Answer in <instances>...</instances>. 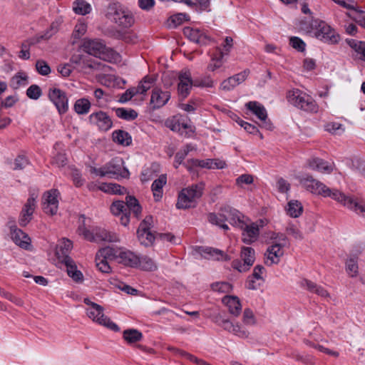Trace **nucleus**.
I'll return each mask as SVG.
<instances>
[{"label": "nucleus", "instance_id": "nucleus-35", "mask_svg": "<svg viewBox=\"0 0 365 365\" xmlns=\"http://www.w3.org/2000/svg\"><path fill=\"white\" fill-rule=\"evenodd\" d=\"M125 207L129 214L133 212L135 217H138L141 214L142 207L140 205L138 200L132 195H127L125 197Z\"/></svg>", "mask_w": 365, "mask_h": 365}, {"label": "nucleus", "instance_id": "nucleus-1", "mask_svg": "<svg viewBox=\"0 0 365 365\" xmlns=\"http://www.w3.org/2000/svg\"><path fill=\"white\" fill-rule=\"evenodd\" d=\"M300 184L307 191L312 194L329 197L336 201L344 207L356 212L362 201H359L351 196H347L336 189H330L322 182L314 178L312 175H305L299 178Z\"/></svg>", "mask_w": 365, "mask_h": 365}, {"label": "nucleus", "instance_id": "nucleus-18", "mask_svg": "<svg viewBox=\"0 0 365 365\" xmlns=\"http://www.w3.org/2000/svg\"><path fill=\"white\" fill-rule=\"evenodd\" d=\"M60 193L58 190L52 189L46 191L43 195V210L45 213L54 215L57 213L58 207V198Z\"/></svg>", "mask_w": 365, "mask_h": 365}, {"label": "nucleus", "instance_id": "nucleus-24", "mask_svg": "<svg viewBox=\"0 0 365 365\" xmlns=\"http://www.w3.org/2000/svg\"><path fill=\"white\" fill-rule=\"evenodd\" d=\"M248 73V71H244L227 78L221 83L220 88L225 91H230L233 90L237 86L240 85L246 80Z\"/></svg>", "mask_w": 365, "mask_h": 365}, {"label": "nucleus", "instance_id": "nucleus-7", "mask_svg": "<svg viewBox=\"0 0 365 365\" xmlns=\"http://www.w3.org/2000/svg\"><path fill=\"white\" fill-rule=\"evenodd\" d=\"M77 232L79 235L89 242H100L103 241L112 242L119 241V237L116 234L98 227L89 229L83 224L78 227Z\"/></svg>", "mask_w": 365, "mask_h": 365}, {"label": "nucleus", "instance_id": "nucleus-2", "mask_svg": "<svg viewBox=\"0 0 365 365\" xmlns=\"http://www.w3.org/2000/svg\"><path fill=\"white\" fill-rule=\"evenodd\" d=\"M264 237L267 243L272 244L264 254L265 264L268 266L278 264L284 255L283 247L287 241L286 235L280 232L268 231L264 233Z\"/></svg>", "mask_w": 365, "mask_h": 365}, {"label": "nucleus", "instance_id": "nucleus-8", "mask_svg": "<svg viewBox=\"0 0 365 365\" xmlns=\"http://www.w3.org/2000/svg\"><path fill=\"white\" fill-rule=\"evenodd\" d=\"M123 161L121 158H114L101 168H91V172L100 177L116 178L121 176L127 178L129 175V172L128 169L123 168Z\"/></svg>", "mask_w": 365, "mask_h": 365}, {"label": "nucleus", "instance_id": "nucleus-63", "mask_svg": "<svg viewBox=\"0 0 365 365\" xmlns=\"http://www.w3.org/2000/svg\"><path fill=\"white\" fill-rule=\"evenodd\" d=\"M286 232L288 235H292L296 240H302L304 239L302 232L294 225H289L286 228Z\"/></svg>", "mask_w": 365, "mask_h": 365}, {"label": "nucleus", "instance_id": "nucleus-22", "mask_svg": "<svg viewBox=\"0 0 365 365\" xmlns=\"http://www.w3.org/2000/svg\"><path fill=\"white\" fill-rule=\"evenodd\" d=\"M170 98V92L163 91L159 88H155L152 91L150 103L153 109H158L164 106Z\"/></svg>", "mask_w": 365, "mask_h": 365}, {"label": "nucleus", "instance_id": "nucleus-31", "mask_svg": "<svg viewBox=\"0 0 365 365\" xmlns=\"http://www.w3.org/2000/svg\"><path fill=\"white\" fill-rule=\"evenodd\" d=\"M183 34L190 41L197 43H205L207 40V36L197 28L185 27Z\"/></svg>", "mask_w": 365, "mask_h": 365}, {"label": "nucleus", "instance_id": "nucleus-51", "mask_svg": "<svg viewBox=\"0 0 365 365\" xmlns=\"http://www.w3.org/2000/svg\"><path fill=\"white\" fill-rule=\"evenodd\" d=\"M96 265L99 271L103 273L108 274L111 272V267L109 264V261L103 259L98 255H96Z\"/></svg>", "mask_w": 365, "mask_h": 365}, {"label": "nucleus", "instance_id": "nucleus-16", "mask_svg": "<svg viewBox=\"0 0 365 365\" xmlns=\"http://www.w3.org/2000/svg\"><path fill=\"white\" fill-rule=\"evenodd\" d=\"M153 222V217L147 216L140 222L137 230V235L141 245L149 246L153 244L155 235L150 231V226Z\"/></svg>", "mask_w": 365, "mask_h": 365}, {"label": "nucleus", "instance_id": "nucleus-45", "mask_svg": "<svg viewBox=\"0 0 365 365\" xmlns=\"http://www.w3.org/2000/svg\"><path fill=\"white\" fill-rule=\"evenodd\" d=\"M91 108V103L88 99L81 98L76 101L74 110L78 114L88 113Z\"/></svg>", "mask_w": 365, "mask_h": 365}, {"label": "nucleus", "instance_id": "nucleus-59", "mask_svg": "<svg viewBox=\"0 0 365 365\" xmlns=\"http://www.w3.org/2000/svg\"><path fill=\"white\" fill-rule=\"evenodd\" d=\"M325 130L332 134L339 135L344 132V128L341 123L332 122L325 125Z\"/></svg>", "mask_w": 365, "mask_h": 365}, {"label": "nucleus", "instance_id": "nucleus-58", "mask_svg": "<svg viewBox=\"0 0 365 365\" xmlns=\"http://www.w3.org/2000/svg\"><path fill=\"white\" fill-rule=\"evenodd\" d=\"M346 271L351 277H356L358 274V264L354 259H349L346 262Z\"/></svg>", "mask_w": 365, "mask_h": 365}, {"label": "nucleus", "instance_id": "nucleus-12", "mask_svg": "<svg viewBox=\"0 0 365 365\" xmlns=\"http://www.w3.org/2000/svg\"><path fill=\"white\" fill-rule=\"evenodd\" d=\"M215 324L225 331L231 333L240 338L246 339L249 336V331L245 329L238 322H232L229 319H225L220 316L217 317Z\"/></svg>", "mask_w": 365, "mask_h": 365}, {"label": "nucleus", "instance_id": "nucleus-23", "mask_svg": "<svg viewBox=\"0 0 365 365\" xmlns=\"http://www.w3.org/2000/svg\"><path fill=\"white\" fill-rule=\"evenodd\" d=\"M165 125L172 131L183 135L184 130L187 129L190 125L186 119L182 115H174L168 118Z\"/></svg>", "mask_w": 365, "mask_h": 365}, {"label": "nucleus", "instance_id": "nucleus-32", "mask_svg": "<svg viewBox=\"0 0 365 365\" xmlns=\"http://www.w3.org/2000/svg\"><path fill=\"white\" fill-rule=\"evenodd\" d=\"M301 287L306 289L312 293H314L322 297H329V292L322 286L306 279H303L299 282Z\"/></svg>", "mask_w": 365, "mask_h": 365}, {"label": "nucleus", "instance_id": "nucleus-42", "mask_svg": "<svg viewBox=\"0 0 365 365\" xmlns=\"http://www.w3.org/2000/svg\"><path fill=\"white\" fill-rule=\"evenodd\" d=\"M100 189L104 192L115 195H124L126 193V189L124 187L115 183L103 184Z\"/></svg>", "mask_w": 365, "mask_h": 365}, {"label": "nucleus", "instance_id": "nucleus-33", "mask_svg": "<svg viewBox=\"0 0 365 365\" xmlns=\"http://www.w3.org/2000/svg\"><path fill=\"white\" fill-rule=\"evenodd\" d=\"M73 248V242L66 238L61 239L56 246V255L58 259H65L70 257L68 254Z\"/></svg>", "mask_w": 365, "mask_h": 365}, {"label": "nucleus", "instance_id": "nucleus-6", "mask_svg": "<svg viewBox=\"0 0 365 365\" xmlns=\"http://www.w3.org/2000/svg\"><path fill=\"white\" fill-rule=\"evenodd\" d=\"M83 302L88 306L86 308V314L89 319H91L93 322L112 331H119L118 326L104 314V309L103 307L95 302H93L88 298H85Z\"/></svg>", "mask_w": 365, "mask_h": 365}, {"label": "nucleus", "instance_id": "nucleus-49", "mask_svg": "<svg viewBox=\"0 0 365 365\" xmlns=\"http://www.w3.org/2000/svg\"><path fill=\"white\" fill-rule=\"evenodd\" d=\"M155 82V78L153 76H146L139 83L138 86L140 88L141 93H146V92L151 88Z\"/></svg>", "mask_w": 365, "mask_h": 365}, {"label": "nucleus", "instance_id": "nucleus-40", "mask_svg": "<svg viewBox=\"0 0 365 365\" xmlns=\"http://www.w3.org/2000/svg\"><path fill=\"white\" fill-rule=\"evenodd\" d=\"M74 12L80 15H86L91 11V6L85 0H76L73 3Z\"/></svg>", "mask_w": 365, "mask_h": 365}, {"label": "nucleus", "instance_id": "nucleus-41", "mask_svg": "<svg viewBox=\"0 0 365 365\" xmlns=\"http://www.w3.org/2000/svg\"><path fill=\"white\" fill-rule=\"evenodd\" d=\"M188 20H189V16L187 14L180 13V14H174V15L171 16L168 19L167 24H168V26L169 28L174 29Z\"/></svg>", "mask_w": 365, "mask_h": 365}, {"label": "nucleus", "instance_id": "nucleus-57", "mask_svg": "<svg viewBox=\"0 0 365 365\" xmlns=\"http://www.w3.org/2000/svg\"><path fill=\"white\" fill-rule=\"evenodd\" d=\"M42 95L41 88L36 84L30 86L26 90V96L30 99L38 100Z\"/></svg>", "mask_w": 365, "mask_h": 365}, {"label": "nucleus", "instance_id": "nucleus-19", "mask_svg": "<svg viewBox=\"0 0 365 365\" xmlns=\"http://www.w3.org/2000/svg\"><path fill=\"white\" fill-rule=\"evenodd\" d=\"M37 195L34 193L31 194L24 204L19 218L20 226L24 227L27 225L32 219L33 214L36 209V199Z\"/></svg>", "mask_w": 365, "mask_h": 365}, {"label": "nucleus", "instance_id": "nucleus-17", "mask_svg": "<svg viewBox=\"0 0 365 365\" xmlns=\"http://www.w3.org/2000/svg\"><path fill=\"white\" fill-rule=\"evenodd\" d=\"M245 106L261 121L259 124L261 128L267 130L273 128L272 123L267 118V113L264 106L257 101H250L246 103Z\"/></svg>", "mask_w": 365, "mask_h": 365}, {"label": "nucleus", "instance_id": "nucleus-62", "mask_svg": "<svg viewBox=\"0 0 365 365\" xmlns=\"http://www.w3.org/2000/svg\"><path fill=\"white\" fill-rule=\"evenodd\" d=\"M289 44L298 51H303L305 49V43L299 37L292 36L289 38Z\"/></svg>", "mask_w": 365, "mask_h": 365}, {"label": "nucleus", "instance_id": "nucleus-55", "mask_svg": "<svg viewBox=\"0 0 365 365\" xmlns=\"http://www.w3.org/2000/svg\"><path fill=\"white\" fill-rule=\"evenodd\" d=\"M242 322L245 325L253 326L256 324V318L252 309L247 308L243 312Z\"/></svg>", "mask_w": 365, "mask_h": 365}, {"label": "nucleus", "instance_id": "nucleus-56", "mask_svg": "<svg viewBox=\"0 0 365 365\" xmlns=\"http://www.w3.org/2000/svg\"><path fill=\"white\" fill-rule=\"evenodd\" d=\"M347 43L353 48L358 53L361 55V58L365 61V42L356 41L353 39L348 40Z\"/></svg>", "mask_w": 365, "mask_h": 365}, {"label": "nucleus", "instance_id": "nucleus-21", "mask_svg": "<svg viewBox=\"0 0 365 365\" xmlns=\"http://www.w3.org/2000/svg\"><path fill=\"white\" fill-rule=\"evenodd\" d=\"M92 123L96 125L99 130L107 131L111 128L113 122L110 116L105 112L99 111L92 113L89 116Z\"/></svg>", "mask_w": 365, "mask_h": 365}, {"label": "nucleus", "instance_id": "nucleus-37", "mask_svg": "<svg viewBox=\"0 0 365 365\" xmlns=\"http://www.w3.org/2000/svg\"><path fill=\"white\" fill-rule=\"evenodd\" d=\"M112 136L113 141L120 145H128L131 143V137L126 131L121 130H115Z\"/></svg>", "mask_w": 365, "mask_h": 365}, {"label": "nucleus", "instance_id": "nucleus-5", "mask_svg": "<svg viewBox=\"0 0 365 365\" xmlns=\"http://www.w3.org/2000/svg\"><path fill=\"white\" fill-rule=\"evenodd\" d=\"M204 188V183L200 182L182 189L178 195L177 208L187 209L195 207L197 200L202 195Z\"/></svg>", "mask_w": 365, "mask_h": 365}, {"label": "nucleus", "instance_id": "nucleus-39", "mask_svg": "<svg viewBox=\"0 0 365 365\" xmlns=\"http://www.w3.org/2000/svg\"><path fill=\"white\" fill-rule=\"evenodd\" d=\"M123 339L128 344H133L140 341L143 338V334L140 331L135 329H126L123 331Z\"/></svg>", "mask_w": 365, "mask_h": 365}, {"label": "nucleus", "instance_id": "nucleus-10", "mask_svg": "<svg viewBox=\"0 0 365 365\" xmlns=\"http://www.w3.org/2000/svg\"><path fill=\"white\" fill-rule=\"evenodd\" d=\"M287 98L292 105L304 111L317 113L318 110V106L314 99L299 89L289 91Z\"/></svg>", "mask_w": 365, "mask_h": 365}, {"label": "nucleus", "instance_id": "nucleus-60", "mask_svg": "<svg viewBox=\"0 0 365 365\" xmlns=\"http://www.w3.org/2000/svg\"><path fill=\"white\" fill-rule=\"evenodd\" d=\"M38 73L42 76H47L51 73V68L43 60H38L36 63Z\"/></svg>", "mask_w": 365, "mask_h": 365}, {"label": "nucleus", "instance_id": "nucleus-52", "mask_svg": "<svg viewBox=\"0 0 365 365\" xmlns=\"http://www.w3.org/2000/svg\"><path fill=\"white\" fill-rule=\"evenodd\" d=\"M211 289L219 293H228L232 291V286L226 282H217L211 284Z\"/></svg>", "mask_w": 365, "mask_h": 365}, {"label": "nucleus", "instance_id": "nucleus-54", "mask_svg": "<svg viewBox=\"0 0 365 365\" xmlns=\"http://www.w3.org/2000/svg\"><path fill=\"white\" fill-rule=\"evenodd\" d=\"M200 106L199 99H190L187 103H180L179 108L187 113H193Z\"/></svg>", "mask_w": 365, "mask_h": 365}, {"label": "nucleus", "instance_id": "nucleus-15", "mask_svg": "<svg viewBox=\"0 0 365 365\" xmlns=\"http://www.w3.org/2000/svg\"><path fill=\"white\" fill-rule=\"evenodd\" d=\"M49 100L54 104L60 115L66 113L68 110V99L66 93L57 88H51L48 90Z\"/></svg>", "mask_w": 365, "mask_h": 365}, {"label": "nucleus", "instance_id": "nucleus-47", "mask_svg": "<svg viewBox=\"0 0 365 365\" xmlns=\"http://www.w3.org/2000/svg\"><path fill=\"white\" fill-rule=\"evenodd\" d=\"M241 258L249 266H252L255 262V250L252 247H243L241 251Z\"/></svg>", "mask_w": 365, "mask_h": 365}, {"label": "nucleus", "instance_id": "nucleus-27", "mask_svg": "<svg viewBox=\"0 0 365 365\" xmlns=\"http://www.w3.org/2000/svg\"><path fill=\"white\" fill-rule=\"evenodd\" d=\"M222 303L227 307L229 313L238 317L242 312V305L237 297L226 295L222 299Z\"/></svg>", "mask_w": 365, "mask_h": 365}, {"label": "nucleus", "instance_id": "nucleus-50", "mask_svg": "<svg viewBox=\"0 0 365 365\" xmlns=\"http://www.w3.org/2000/svg\"><path fill=\"white\" fill-rule=\"evenodd\" d=\"M349 16L365 29V11L356 9L355 7L349 13Z\"/></svg>", "mask_w": 365, "mask_h": 365}, {"label": "nucleus", "instance_id": "nucleus-61", "mask_svg": "<svg viewBox=\"0 0 365 365\" xmlns=\"http://www.w3.org/2000/svg\"><path fill=\"white\" fill-rule=\"evenodd\" d=\"M87 31V24L84 21H79L75 26L73 35L75 38H79L83 36Z\"/></svg>", "mask_w": 365, "mask_h": 365}, {"label": "nucleus", "instance_id": "nucleus-48", "mask_svg": "<svg viewBox=\"0 0 365 365\" xmlns=\"http://www.w3.org/2000/svg\"><path fill=\"white\" fill-rule=\"evenodd\" d=\"M27 79L28 77L25 73H18L11 78V85L14 88L17 89L20 86H26L28 83Z\"/></svg>", "mask_w": 365, "mask_h": 365}, {"label": "nucleus", "instance_id": "nucleus-46", "mask_svg": "<svg viewBox=\"0 0 365 365\" xmlns=\"http://www.w3.org/2000/svg\"><path fill=\"white\" fill-rule=\"evenodd\" d=\"M204 254L207 255L210 259L216 260L225 259L228 260L229 258L224 252L220 250L212 247H206L203 250Z\"/></svg>", "mask_w": 365, "mask_h": 365}, {"label": "nucleus", "instance_id": "nucleus-25", "mask_svg": "<svg viewBox=\"0 0 365 365\" xmlns=\"http://www.w3.org/2000/svg\"><path fill=\"white\" fill-rule=\"evenodd\" d=\"M187 164H190L193 167H200L207 169H222L226 167L225 162L219 159H191L187 161Z\"/></svg>", "mask_w": 365, "mask_h": 365}, {"label": "nucleus", "instance_id": "nucleus-34", "mask_svg": "<svg viewBox=\"0 0 365 365\" xmlns=\"http://www.w3.org/2000/svg\"><path fill=\"white\" fill-rule=\"evenodd\" d=\"M167 182V177L165 175H161L157 180H155L151 186L153 193V197L155 201L160 200L163 196V187Z\"/></svg>", "mask_w": 365, "mask_h": 365}, {"label": "nucleus", "instance_id": "nucleus-13", "mask_svg": "<svg viewBox=\"0 0 365 365\" xmlns=\"http://www.w3.org/2000/svg\"><path fill=\"white\" fill-rule=\"evenodd\" d=\"M70 61L73 65V68L86 73L93 69H100L101 66V62L96 61L86 55H73Z\"/></svg>", "mask_w": 365, "mask_h": 365}, {"label": "nucleus", "instance_id": "nucleus-44", "mask_svg": "<svg viewBox=\"0 0 365 365\" xmlns=\"http://www.w3.org/2000/svg\"><path fill=\"white\" fill-rule=\"evenodd\" d=\"M116 115L122 119L127 120H132L138 117L137 112L133 109H125L123 108H118L115 110Z\"/></svg>", "mask_w": 365, "mask_h": 365}, {"label": "nucleus", "instance_id": "nucleus-26", "mask_svg": "<svg viewBox=\"0 0 365 365\" xmlns=\"http://www.w3.org/2000/svg\"><path fill=\"white\" fill-rule=\"evenodd\" d=\"M111 212L116 216H120V220L121 225L126 226L130 222L129 212L125 207V202L123 201H115L110 205Z\"/></svg>", "mask_w": 365, "mask_h": 365}, {"label": "nucleus", "instance_id": "nucleus-28", "mask_svg": "<svg viewBox=\"0 0 365 365\" xmlns=\"http://www.w3.org/2000/svg\"><path fill=\"white\" fill-rule=\"evenodd\" d=\"M118 262L130 267H137L139 264V256L130 250L121 248Z\"/></svg>", "mask_w": 365, "mask_h": 365}, {"label": "nucleus", "instance_id": "nucleus-14", "mask_svg": "<svg viewBox=\"0 0 365 365\" xmlns=\"http://www.w3.org/2000/svg\"><path fill=\"white\" fill-rule=\"evenodd\" d=\"M178 93L182 100L188 96L195 81L192 78L191 72L189 69L180 71L178 76Z\"/></svg>", "mask_w": 365, "mask_h": 365}, {"label": "nucleus", "instance_id": "nucleus-29", "mask_svg": "<svg viewBox=\"0 0 365 365\" xmlns=\"http://www.w3.org/2000/svg\"><path fill=\"white\" fill-rule=\"evenodd\" d=\"M11 239L16 245L25 250H30L31 239L19 229H14L11 230Z\"/></svg>", "mask_w": 365, "mask_h": 365}, {"label": "nucleus", "instance_id": "nucleus-43", "mask_svg": "<svg viewBox=\"0 0 365 365\" xmlns=\"http://www.w3.org/2000/svg\"><path fill=\"white\" fill-rule=\"evenodd\" d=\"M140 269L145 271H155L157 269L156 263L149 257H139V264L138 265Z\"/></svg>", "mask_w": 365, "mask_h": 365}, {"label": "nucleus", "instance_id": "nucleus-4", "mask_svg": "<svg viewBox=\"0 0 365 365\" xmlns=\"http://www.w3.org/2000/svg\"><path fill=\"white\" fill-rule=\"evenodd\" d=\"M81 46L88 54L104 61H111L112 59L115 60L118 57V53L109 50L99 39L84 38Z\"/></svg>", "mask_w": 365, "mask_h": 365}, {"label": "nucleus", "instance_id": "nucleus-20", "mask_svg": "<svg viewBox=\"0 0 365 365\" xmlns=\"http://www.w3.org/2000/svg\"><path fill=\"white\" fill-rule=\"evenodd\" d=\"M238 227L242 230V240L245 244H251L257 240L259 228L257 223L246 224L243 221Z\"/></svg>", "mask_w": 365, "mask_h": 365}, {"label": "nucleus", "instance_id": "nucleus-64", "mask_svg": "<svg viewBox=\"0 0 365 365\" xmlns=\"http://www.w3.org/2000/svg\"><path fill=\"white\" fill-rule=\"evenodd\" d=\"M214 86V81L210 76H206L201 80L195 81V86L212 88Z\"/></svg>", "mask_w": 365, "mask_h": 365}, {"label": "nucleus", "instance_id": "nucleus-9", "mask_svg": "<svg viewBox=\"0 0 365 365\" xmlns=\"http://www.w3.org/2000/svg\"><path fill=\"white\" fill-rule=\"evenodd\" d=\"M107 17L122 28H128L133 24V17L130 11L119 3L110 4L107 9Z\"/></svg>", "mask_w": 365, "mask_h": 365}, {"label": "nucleus", "instance_id": "nucleus-11", "mask_svg": "<svg viewBox=\"0 0 365 365\" xmlns=\"http://www.w3.org/2000/svg\"><path fill=\"white\" fill-rule=\"evenodd\" d=\"M314 27V35L319 40L329 44L339 42L340 37L336 31L327 22L320 19H312Z\"/></svg>", "mask_w": 365, "mask_h": 365}, {"label": "nucleus", "instance_id": "nucleus-38", "mask_svg": "<svg viewBox=\"0 0 365 365\" xmlns=\"http://www.w3.org/2000/svg\"><path fill=\"white\" fill-rule=\"evenodd\" d=\"M287 212L290 217H298L303 212V207L298 200H291L288 202Z\"/></svg>", "mask_w": 365, "mask_h": 365}, {"label": "nucleus", "instance_id": "nucleus-3", "mask_svg": "<svg viewBox=\"0 0 365 365\" xmlns=\"http://www.w3.org/2000/svg\"><path fill=\"white\" fill-rule=\"evenodd\" d=\"M242 217V215L238 210L226 205L220 209V212L218 214L210 213L208 215V221L225 230H227L229 227L225 224V222H228L232 225L238 227L240 225H242L243 222Z\"/></svg>", "mask_w": 365, "mask_h": 365}, {"label": "nucleus", "instance_id": "nucleus-36", "mask_svg": "<svg viewBox=\"0 0 365 365\" xmlns=\"http://www.w3.org/2000/svg\"><path fill=\"white\" fill-rule=\"evenodd\" d=\"M120 250L121 248L114 249L110 247H106L100 250L96 255L108 261L116 260L118 262Z\"/></svg>", "mask_w": 365, "mask_h": 365}, {"label": "nucleus", "instance_id": "nucleus-30", "mask_svg": "<svg viewBox=\"0 0 365 365\" xmlns=\"http://www.w3.org/2000/svg\"><path fill=\"white\" fill-rule=\"evenodd\" d=\"M309 166L311 169L324 174L331 173L334 169L333 163H329L317 158L310 160L309 161Z\"/></svg>", "mask_w": 365, "mask_h": 365}, {"label": "nucleus", "instance_id": "nucleus-53", "mask_svg": "<svg viewBox=\"0 0 365 365\" xmlns=\"http://www.w3.org/2000/svg\"><path fill=\"white\" fill-rule=\"evenodd\" d=\"M224 56V52L220 51L219 56L212 57L210 63L207 66V69L210 71L214 72L217 69L220 68L223 65L222 58Z\"/></svg>", "mask_w": 365, "mask_h": 365}]
</instances>
